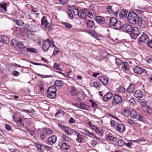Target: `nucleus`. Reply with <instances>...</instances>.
Here are the masks:
<instances>
[{
    "mask_svg": "<svg viewBox=\"0 0 152 152\" xmlns=\"http://www.w3.org/2000/svg\"><path fill=\"white\" fill-rule=\"evenodd\" d=\"M1 39L3 43L8 44L10 42V40L8 37L5 36H2L1 37Z\"/></svg>",
    "mask_w": 152,
    "mask_h": 152,
    "instance_id": "a878e982",
    "label": "nucleus"
},
{
    "mask_svg": "<svg viewBox=\"0 0 152 152\" xmlns=\"http://www.w3.org/2000/svg\"><path fill=\"white\" fill-rule=\"evenodd\" d=\"M105 138L106 139L113 140V141H115L117 140V138L116 137H113L110 134L107 135L106 136Z\"/></svg>",
    "mask_w": 152,
    "mask_h": 152,
    "instance_id": "cd10ccee",
    "label": "nucleus"
},
{
    "mask_svg": "<svg viewBox=\"0 0 152 152\" xmlns=\"http://www.w3.org/2000/svg\"><path fill=\"white\" fill-rule=\"evenodd\" d=\"M95 20L97 23L100 24H104L106 23L105 18L101 16H97L94 18Z\"/></svg>",
    "mask_w": 152,
    "mask_h": 152,
    "instance_id": "ddd939ff",
    "label": "nucleus"
},
{
    "mask_svg": "<svg viewBox=\"0 0 152 152\" xmlns=\"http://www.w3.org/2000/svg\"><path fill=\"white\" fill-rule=\"evenodd\" d=\"M48 97L50 99H53L56 96V92H48Z\"/></svg>",
    "mask_w": 152,
    "mask_h": 152,
    "instance_id": "2f4dec72",
    "label": "nucleus"
},
{
    "mask_svg": "<svg viewBox=\"0 0 152 152\" xmlns=\"http://www.w3.org/2000/svg\"><path fill=\"white\" fill-rule=\"evenodd\" d=\"M58 126L59 127L68 135H76L77 133V131L71 129L68 127L60 124H58Z\"/></svg>",
    "mask_w": 152,
    "mask_h": 152,
    "instance_id": "7ed1b4c3",
    "label": "nucleus"
},
{
    "mask_svg": "<svg viewBox=\"0 0 152 152\" xmlns=\"http://www.w3.org/2000/svg\"><path fill=\"white\" fill-rule=\"evenodd\" d=\"M87 10L83 8L82 10L79 11V13L78 16L80 18L82 19H85L86 17V13Z\"/></svg>",
    "mask_w": 152,
    "mask_h": 152,
    "instance_id": "4468645a",
    "label": "nucleus"
},
{
    "mask_svg": "<svg viewBox=\"0 0 152 152\" xmlns=\"http://www.w3.org/2000/svg\"><path fill=\"white\" fill-rule=\"evenodd\" d=\"M122 114L125 116H128L129 114V108H126L122 111Z\"/></svg>",
    "mask_w": 152,
    "mask_h": 152,
    "instance_id": "72a5a7b5",
    "label": "nucleus"
},
{
    "mask_svg": "<svg viewBox=\"0 0 152 152\" xmlns=\"http://www.w3.org/2000/svg\"><path fill=\"white\" fill-rule=\"evenodd\" d=\"M83 134L86 135L89 134L91 135H94L93 134L87 130H84Z\"/></svg>",
    "mask_w": 152,
    "mask_h": 152,
    "instance_id": "bf43d9fd",
    "label": "nucleus"
},
{
    "mask_svg": "<svg viewBox=\"0 0 152 152\" xmlns=\"http://www.w3.org/2000/svg\"><path fill=\"white\" fill-rule=\"evenodd\" d=\"M116 129L118 131L121 133L125 131V127L124 124H119L116 126Z\"/></svg>",
    "mask_w": 152,
    "mask_h": 152,
    "instance_id": "f3484780",
    "label": "nucleus"
},
{
    "mask_svg": "<svg viewBox=\"0 0 152 152\" xmlns=\"http://www.w3.org/2000/svg\"><path fill=\"white\" fill-rule=\"evenodd\" d=\"M87 16L89 18L91 19L93 18V15L88 10L86 13V16Z\"/></svg>",
    "mask_w": 152,
    "mask_h": 152,
    "instance_id": "6e6d98bb",
    "label": "nucleus"
},
{
    "mask_svg": "<svg viewBox=\"0 0 152 152\" xmlns=\"http://www.w3.org/2000/svg\"><path fill=\"white\" fill-rule=\"evenodd\" d=\"M94 87L96 88H100L101 87V84L97 81L94 82L93 83Z\"/></svg>",
    "mask_w": 152,
    "mask_h": 152,
    "instance_id": "58836bf2",
    "label": "nucleus"
},
{
    "mask_svg": "<svg viewBox=\"0 0 152 152\" xmlns=\"http://www.w3.org/2000/svg\"><path fill=\"white\" fill-rule=\"evenodd\" d=\"M18 47L20 48L24 49L26 48L25 46L23 45L22 42H20L17 45Z\"/></svg>",
    "mask_w": 152,
    "mask_h": 152,
    "instance_id": "603ef678",
    "label": "nucleus"
},
{
    "mask_svg": "<svg viewBox=\"0 0 152 152\" xmlns=\"http://www.w3.org/2000/svg\"><path fill=\"white\" fill-rule=\"evenodd\" d=\"M110 24V26H113L115 29L119 30L122 29L123 24L118 20L115 17H111L109 18Z\"/></svg>",
    "mask_w": 152,
    "mask_h": 152,
    "instance_id": "f03ea898",
    "label": "nucleus"
},
{
    "mask_svg": "<svg viewBox=\"0 0 152 152\" xmlns=\"http://www.w3.org/2000/svg\"><path fill=\"white\" fill-rule=\"evenodd\" d=\"M89 108V106L88 105L85 103H80V108L84 110H88Z\"/></svg>",
    "mask_w": 152,
    "mask_h": 152,
    "instance_id": "bb28decb",
    "label": "nucleus"
},
{
    "mask_svg": "<svg viewBox=\"0 0 152 152\" xmlns=\"http://www.w3.org/2000/svg\"><path fill=\"white\" fill-rule=\"evenodd\" d=\"M57 137L55 135H53L48 138L46 141L47 144L52 145L55 143L56 141Z\"/></svg>",
    "mask_w": 152,
    "mask_h": 152,
    "instance_id": "9b49d317",
    "label": "nucleus"
},
{
    "mask_svg": "<svg viewBox=\"0 0 152 152\" xmlns=\"http://www.w3.org/2000/svg\"><path fill=\"white\" fill-rule=\"evenodd\" d=\"M127 90L130 93H133L135 90V87L133 84L130 83V86L127 88Z\"/></svg>",
    "mask_w": 152,
    "mask_h": 152,
    "instance_id": "5701e85b",
    "label": "nucleus"
},
{
    "mask_svg": "<svg viewBox=\"0 0 152 152\" xmlns=\"http://www.w3.org/2000/svg\"><path fill=\"white\" fill-rule=\"evenodd\" d=\"M123 63L121 59L117 58H115V64L117 65H122Z\"/></svg>",
    "mask_w": 152,
    "mask_h": 152,
    "instance_id": "37998d69",
    "label": "nucleus"
},
{
    "mask_svg": "<svg viewBox=\"0 0 152 152\" xmlns=\"http://www.w3.org/2000/svg\"><path fill=\"white\" fill-rule=\"evenodd\" d=\"M70 147L69 145L66 143H63L60 146V149L64 151H66L69 149Z\"/></svg>",
    "mask_w": 152,
    "mask_h": 152,
    "instance_id": "aec40b11",
    "label": "nucleus"
},
{
    "mask_svg": "<svg viewBox=\"0 0 152 152\" xmlns=\"http://www.w3.org/2000/svg\"><path fill=\"white\" fill-rule=\"evenodd\" d=\"M138 35H135L134 33L132 32L130 34V36L131 38L133 39H136L137 38Z\"/></svg>",
    "mask_w": 152,
    "mask_h": 152,
    "instance_id": "052dcab7",
    "label": "nucleus"
},
{
    "mask_svg": "<svg viewBox=\"0 0 152 152\" xmlns=\"http://www.w3.org/2000/svg\"><path fill=\"white\" fill-rule=\"evenodd\" d=\"M28 22L29 25L30 26H35L36 25V21L35 20H32L30 18L28 19Z\"/></svg>",
    "mask_w": 152,
    "mask_h": 152,
    "instance_id": "c756f323",
    "label": "nucleus"
},
{
    "mask_svg": "<svg viewBox=\"0 0 152 152\" xmlns=\"http://www.w3.org/2000/svg\"><path fill=\"white\" fill-rule=\"evenodd\" d=\"M130 115L131 117L133 118H136L137 119L138 118V114L136 111L134 110H131L130 112Z\"/></svg>",
    "mask_w": 152,
    "mask_h": 152,
    "instance_id": "412c9836",
    "label": "nucleus"
},
{
    "mask_svg": "<svg viewBox=\"0 0 152 152\" xmlns=\"http://www.w3.org/2000/svg\"><path fill=\"white\" fill-rule=\"evenodd\" d=\"M147 45L152 49V39L147 43Z\"/></svg>",
    "mask_w": 152,
    "mask_h": 152,
    "instance_id": "69168bd1",
    "label": "nucleus"
},
{
    "mask_svg": "<svg viewBox=\"0 0 152 152\" xmlns=\"http://www.w3.org/2000/svg\"><path fill=\"white\" fill-rule=\"evenodd\" d=\"M7 4L6 3L2 2L0 3V7L3 9L5 11H7Z\"/></svg>",
    "mask_w": 152,
    "mask_h": 152,
    "instance_id": "f704fd0d",
    "label": "nucleus"
},
{
    "mask_svg": "<svg viewBox=\"0 0 152 152\" xmlns=\"http://www.w3.org/2000/svg\"><path fill=\"white\" fill-rule=\"evenodd\" d=\"M41 26L42 28H48L50 29L51 26H50V24L48 23L47 19V18L45 16H43L41 20Z\"/></svg>",
    "mask_w": 152,
    "mask_h": 152,
    "instance_id": "423d86ee",
    "label": "nucleus"
},
{
    "mask_svg": "<svg viewBox=\"0 0 152 152\" xmlns=\"http://www.w3.org/2000/svg\"><path fill=\"white\" fill-rule=\"evenodd\" d=\"M63 83L62 81L60 80H56L55 82V84L57 86H61Z\"/></svg>",
    "mask_w": 152,
    "mask_h": 152,
    "instance_id": "a18cd8bd",
    "label": "nucleus"
},
{
    "mask_svg": "<svg viewBox=\"0 0 152 152\" xmlns=\"http://www.w3.org/2000/svg\"><path fill=\"white\" fill-rule=\"evenodd\" d=\"M77 137L76 139V140L81 142L82 141V136L79 133H78L77 132Z\"/></svg>",
    "mask_w": 152,
    "mask_h": 152,
    "instance_id": "79ce46f5",
    "label": "nucleus"
},
{
    "mask_svg": "<svg viewBox=\"0 0 152 152\" xmlns=\"http://www.w3.org/2000/svg\"><path fill=\"white\" fill-rule=\"evenodd\" d=\"M50 50L51 51L53 50V56L56 55L59 52V49L56 47L54 44H53L51 46V48Z\"/></svg>",
    "mask_w": 152,
    "mask_h": 152,
    "instance_id": "6ab92c4d",
    "label": "nucleus"
},
{
    "mask_svg": "<svg viewBox=\"0 0 152 152\" xmlns=\"http://www.w3.org/2000/svg\"><path fill=\"white\" fill-rule=\"evenodd\" d=\"M134 97L136 98L137 99H140L143 98V95L142 92L140 90H137L134 94Z\"/></svg>",
    "mask_w": 152,
    "mask_h": 152,
    "instance_id": "dca6fc26",
    "label": "nucleus"
},
{
    "mask_svg": "<svg viewBox=\"0 0 152 152\" xmlns=\"http://www.w3.org/2000/svg\"><path fill=\"white\" fill-rule=\"evenodd\" d=\"M43 42L42 48L44 51L47 52L49 50H50L52 45L53 44V42L48 39L43 40Z\"/></svg>",
    "mask_w": 152,
    "mask_h": 152,
    "instance_id": "20e7f679",
    "label": "nucleus"
},
{
    "mask_svg": "<svg viewBox=\"0 0 152 152\" xmlns=\"http://www.w3.org/2000/svg\"><path fill=\"white\" fill-rule=\"evenodd\" d=\"M56 88L54 86H51L47 90L48 92H56Z\"/></svg>",
    "mask_w": 152,
    "mask_h": 152,
    "instance_id": "7c9ffc66",
    "label": "nucleus"
},
{
    "mask_svg": "<svg viewBox=\"0 0 152 152\" xmlns=\"http://www.w3.org/2000/svg\"><path fill=\"white\" fill-rule=\"evenodd\" d=\"M26 51L28 52L34 53H37V50L34 48H27Z\"/></svg>",
    "mask_w": 152,
    "mask_h": 152,
    "instance_id": "473e14b6",
    "label": "nucleus"
},
{
    "mask_svg": "<svg viewBox=\"0 0 152 152\" xmlns=\"http://www.w3.org/2000/svg\"><path fill=\"white\" fill-rule=\"evenodd\" d=\"M97 104L94 102H93L91 104V107L95 109L97 107Z\"/></svg>",
    "mask_w": 152,
    "mask_h": 152,
    "instance_id": "0e129e2a",
    "label": "nucleus"
},
{
    "mask_svg": "<svg viewBox=\"0 0 152 152\" xmlns=\"http://www.w3.org/2000/svg\"><path fill=\"white\" fill-rule=\"evenodd\" d=\"M137 102L142 106L146 105V101L144 99H138L137 100Z\"/></svg>",
    "mask_w": 152,
    "mask_h": 152,
    "instance_id": "e433bc0d",
    "label": "nucleus"
},
{
    "mask_svg": "<svg viewBox=\"0 0 152 152\" xmlns=\"http://www.w3.org/2000/svg\"><path fill=\"white\" fill-rule=\"evenodd\" d=\"M76 96L78 99L80 100H83L85 99L83 95L81 93H78L77 94Z\"/></svg>",
    "mask_w": 152,
    "mask_h": 152,
    "instance_id": "4c0bfd02",
    "label": "nucleus"
},
{
    "mask_svg": "<svg viewBox=\"0 0 152 152\" xmlns=\"http://www.w3.org/2000/svg\"><path fill=\"white\" fill-rule=\"evenodd\" d=\"M17 123L18 124L20 125L21 126H22L23 125V121H22L21 119L20 118H19L17 120Z\"/></svg>",
    "mask_w": 152,
    "mask_h": 152,
    "instance_id": "3c124183",
    "label": "nucleus"
},
{
    "mask_svg": "<svg viewBox=\"0 0 152 152\" xmlns=\"http://www.w3.org/2000/svg\"><path fill=\"white\" fill-rule=\"evenodd\" d=\"M127 12L126 10L123 9L119 12V16L121 18H126L127 16Z\"/></svg>",
    "mask_w": 152,
    "mask_h": 152,
    "instance_id": "b1692460",
    "label": "nucleus"
},
{
    "mask_svg": "<svg viewBox=\"0 0 152 152\" xmlns=\"http://www.w3.org/2000/svg\"><path fill=\"white\" fill-rule=\"evenodd\" d=\"M12 74L15 76H18L19 75V73L17 71H14L12 72Z\"/></svg>",
    "mask_w": 152,
    "mask_h": 152,
    "instance_id": "e2e57ef3",
    "label": "nucleus"
},
{
    "mask_svg": "<svg viewBox=\"0 0 152 152\" xmlns=\"http://www.w3.org/2000/svg\"><path fill=\"white\" fill-rule=\"evenodd\" d=\"M98 79L101 81L103 84L105 86L107 85L109 81L108 78L105 75L99 76Z\"/></svg>",
    "mask_w": 152,
    "mask_h": 152,
    "instance_id": "f8f14e48",
    "label": "nucleus"
},
{
    "mask_svg": "<svg viewBox=\"0 0 152 152\" xmlns=\"http://www.w3.org/2000/svg\"><path fill=\"white\" fill-rule=\"evenodd\" d=\"M113 96V93L110 91H109L104 95L103 98V100L104 101L106 102L110 99Z\"/></svg>",
    "mask_w": 152,
    "mask_h": 152,
    "instance_id": "2eb2a0df",
    "label": "nucleus"
},
{
    "mask_svg": "<svg viewBox=\"0 0 152 152\" xmlns=\"http://www.w3.org/2000/svg\"><path fill=\"white\" fill-rule=\"evenodd\" d=\"M79 13L78 9L75 6L69 7L68 8V14L71 18L73 17V14L75 15H78Z\"/></svg>",
    "mask_w": 152,
    "mask_h": 152,
    "instance_id": "39448f33",
    "label": "nucleus"
},
{
    "mask_svg": "<svg viewBox=\"0 0 152 152\" xmlns=\"http://www.w3.org/2000/svg\"><path fill=\"white\" fill-rule=\"evenodd\" d=\"M88 124L89 126L93 130H95L96 129L97 127H96L94 125L92 124L91 122H89L88 123Z\"/></svg>",
    "mask_w": 152,
    "mask_h": 152,
    "instance_id": "680f3d73",
    "label": "nucleus"
},
{
    "mask_svg": "<svg viewBox=\"0 0 152 152\" xmlns=\"http://www.w3.org/2000/svg\"><path fill=\"white\" fill-rule=\"evenodd\" d=\"M128 22L133 24H137L142 28H145L147 27L146 23L142 18L134 13V12H129L127 16Z\"/></svg>",
    "mask_w": 152,
    "mask_h": 152,
    "instance_id": "f257e3e1",
    "label": "nucleus"
},
{
    "mask_svg": "<svg viewBox=\"0 0 152 152\" xmlns=\"http://www.w3.org/2000/svg\"><path fill=\"white\" fill-rule=\"evenodd\" d=\"M123 64H124V65L122 66V69H124L126 71H128V70L127 69V63L126 62H123Z\"/></svg>",
    "mask_w": 152,
    "mask_h": 152,
    "instance_id": "8fccbe9b",
    "label": "nucleus"
},
{
    "mask_svg": "<svg viewBox=\"0 0 152 152\" xmlns=\"http://www.w3.org/2000/svg\"><path fill=\"white\" fill-rule=\"evenodd\" d=\"M85 23L86 24L88 28L90 29L94 25V21L89 20H86Z\"/></svg>",
    "mask_w": 152,
    "mask_h": 152,
    "instance_id": "a211bd4d",
    "label": "nucleus"
},
{
    "mask_svg": "<svg viewBox=\"0 0 152 152\" xmlns=\"http://www.w3.org/2000/svg\"><path fill=\"white\" fill-rule=\"evenodd\" d=\"M122 99V98L120 96L117 94H115L113 96L112 103L113 105L117 104L121 102Z\"/></svg>",
    "mask_w": 152,
    "mask_h": 152,
    "instance_id": "6e6552de",
    "label": "nucleus"
},
{
    "mask_svg": "<svg viewBox=\"0 0 152 152\" xmlns=\"http://www.w3.org/2000/svg\"><path fill=\"white\" fill-rule=\"evenodd\" d=\"M54 67L55 69L61 71V69L59 67V65L58 64L56 63H54Z\"/></svg>",
    "mask_w": 152,
    "mask_h": 152,
    "instance_id": "13d9d810",
    "label": "nucleus"
},
{
    "mask_svg": "<svg viewBox=\"0 0 152 152\" xmlns=\"http://www.w3.org/2000/svg\"><path fill=\"white\" fill-rule=\"evenodd\" d=\"M5 128L7 130H8L10 131L11 130V126H10L9 124H6L5 125Z\"/></svg>",
    "mask_w": 152,
    "mask_h": 152,
    "instance_id": "338daca9",
    "label": "nucleus"
},
{
    "mask_svg": "<svg viewBox=\"0 0 152 152\" xmlns=\"http://www.w3.org/2000/svg\"><path fill=\"white\" fill-rule=\"evenodd\" d=\"M64 112L62 110H59L56 113L55 116L56 117H59L61 116L64 115Z\"/></svg>",
    "mask_w": 152,
    "mask_h": 152,
    "instance_id": "c85d7f7f",
    "label": "nucleus"
},
{
    "mask_svg": "<svg viewBox=\"0 0 152 152\" xmlns=\"http://www.w3.org/2000/svg\"><path fill=\"white\" fill-rule=\"evenodd\" d=\"M138 117H139V118H137V119H138L140 121H144L145 120V118L143 117L140 114H138Z\"/></svg>",
    "mask_w": 152,
    "mask_h": 152,
    "instance_id": "4d7b16f0",
    "label": "nucleus"
},
{
    "mask_svg": "<svg viewBox=\"0 0 152 152\" xmlns=\"http://www.w3.org/2000/svg\"><path fill=\"white\" fill-rule=\"evenodd\" d=\"M61 23L63 25H64L65 26V27L67 28H71L72 26V25L71 24L67 23L62 22Z\"/></svg>",
    "mask_w": 152,
    "mask_h": 152,
    "instance_id": "ea45409f",
    "label": "nucleus"
},
{
    "mask_svg": "<svg viewBox=\"0 0 152 152\" xmlns=\"http://www.w3.org/2000/svg\"><path fill=\"white\" fill-rule=\"evenodd\" d=\"M98 142L95 140L92 141L91 144L93 147H95L97 144Z\"/></svg>",
    "mask_w": 152,
    "mask_h": 152,
    "instance_id": "774afa93",
    "label": "nucleus"
},
{
    "mask_svg": "<svg viewBox=\"0 0 152 152\" xmlns=\"http://www.w3.org/2000/svg\"><path fill=\"white\" fill-rule=\"evenodd\" d=\"M133 70L135 73L139 75L142 73H145L146 74L147 73V71L146 70L137 66H136L134 68Z\"/></svg>",
    "mask_w": 152,
    "mask_h": 152,
    "instance_id": "0eeeda50",
    "label": "nucleus"
},
{
    "mask_svg": "<svg viewBox=\"0 0 152 152\" xmlns=\"http://www.w3.org/2000/svg\"><path fill=\"white\" fill-rule=\"evenodd\" d=\"M138 40L140 42H142L145 43H147L149 40L148 36L143 32V34L139 38Z\"/></svg>",
    "mask_w": 152,
    "mask_h": 152,
    "instance_id": "1a4fd4ad",
    "label": "nucleus"
},
{
    "mask_svg": "<svg viewBox=\"0 0 152 152\" xmlns=\"http://www.w3.org/2000/svg\"><path fill=\"white\" fill-rule=\"evenodd\" d=\"M35 144L37 148V149L40 151H42V149L41 147H42V145L38 143H35Z\"/></svg>",
    "mask_w": 152,
    "mask_h": 152,
    "instance_id": "864d4df0",
    "label": "nucleus"
},
{
    "mask_svg": "<svg viewBox=\"0 0 152 152\" xmlns=\"http://www.w3.org/2000/svg\"><path fill=\"white\" fill-rule=\"evenodd\" d=\"M11 44L13 47H15L17 45L18 42L15 39H14L12 40Z\"/></svg>",
    "mask_w": 152,
    "mask_h": 152,
    "instance_id": "c03bdc74",
    "label": "nucleus"
},
{
    "mask_svg": "<svg viewBox=\"0 0 152 152\" xmlns=\"http://www.w3.org/2000/svg\"><path fill=\"white\" fill-rule=\"evenodd\" d=\"M117 145L119 146H122L125 144L124 141L122 139L119 140L117 142Z\"/></svg>",
    "mask_w": 152,
    "mask_h": 152,
    "instance_id": "c9c22d12",
    "label": "nucleus"
},
{
    "mask_svg": "<svg viewBox=\"0 0 152 152\" xmlns=\"http://www.w3.org/2000/svg\"><path fill=\"white\" fill-rule=\"evenodd\" d=\"M44 131L48 135L52 133V131L48 128L45 129Z\"/></svg>",
    "mask_w": 152,
    "mask_h": 152,
    "instance_id": "de8ad7c7",
    "label": "nucleus"
},
{
    "mask_svg": "<svg viewBox=\"0 0 152 152\" xmlns=\"http://www.w3.org/2000/svg\"><path fill=\"white\" fill-rule=\"evenodd\" d=\"M13 21L18 26H22L24 25V22L20 20H13Z\"/></svg>",
    "mask_w": 152,
    "mask_h": 152,
    "instance_id": "393cba45",
    "label": "nucleus"
},
{
    "mask_svg": "<svg viewBox=\"0 0 152 152\" xmlns=\"http://www.w3.org/2000/svg\"><path fill=\"white\" fill-rule=\"evenodd\" d=\"M107 11L110 13H113V11L112 10L111 7L110 6H108L106 8Z\"/></svg>",
    "mask_w": 152,
    "mask_h": 152,
    "instance_id": "09e8293b",
    "label": "nucleus"
},
{
    "mask_svg": "<svg viewBox=\"0 0 152 152\" xmlns=\"http://www.w3.org/2000/svg\"><path fill=\"white\" fill-rule=\"evenodd\" d=\"M132 32L136 35L139 36L141 33L139 28L138 27H135L133 28Z\"/></svg>",
    "mask_w": 152,
    "mask_h": 152,
    "instance_id": "4be33fe9",
    "label": "nucleus"
},
{
    "mask_svg": "<svg viewBox=\"0 0 152 152\" xmlns=\"http://www.w3.org/2000/svg\"><path fill=\"white\" fill-rule=\"evenodd\" d=\"M132 26L129 24H125L122 26V29L123 31L127 33L132 31L133 30Z\"/></svg>",
    "mask_w": 152,
    "mask_h": 152,
    "instance_id": "9d476101",
    "label": "nucleus"
},
{
    "mask_svg": "<svg viewBox=\"0 0 152 152\" xmlns=\"http://www.w3.org/2000/svg\"><path fill=\"white\" fill-rule=\"evenodd\" d=\"M22 111H23L24 112H26L27 113H32L34 112V111L33 109H31V110H26V109H22Z\"/></svg>",
    "mask_w": 152,
    "mask_h": 152,
    "instance_id": "5fc2aeb1",
    "label": "nucleus"
},
{
    "mask_svg": "<svg viewBox=\"0 0 152 152\" xmlns=\"http://www.w3.org/2000/svg\"><path fill=\"white\" fill-rule=\"evenodd\" d=\"M70 93L72 95H75L77 94V92L76 90L73 88H72L70 91Z\"/></svg>",
    "mask_w": 152,
    "mask_h": 152,
    "instance_id": "49530a36",
    "label": "nucleus"
},
{
    "mask_svg": "<svg viewBox=\"0 0 152 152\" xmlns=\"http://www.w3.org/2000/svg\"><path fill=\"white\" fill-rule=\"evenodd\" d=\"M124 88L121 86H120L117 89V91L120 93H123L124 92Z\"/></svg>",
    "mask_w": 152,
    "mask_h": 152,
    "instance_id": "a19ab883",
    "label": "nucleus"
}]
</instances>
